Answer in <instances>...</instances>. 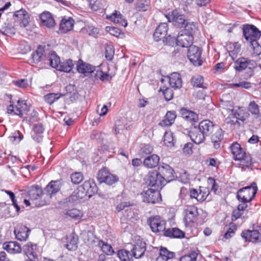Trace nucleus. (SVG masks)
Here are the masks:
<instances>
[{
    "label": "nucleus",
    "mask_w": 261,
    "mask_h": 261,
    "mask_svg": "<svg viewBox=\"0 0 261 261\" xmlns=\"http://www.w3.org/2000/svg\"><path fill=\"white\" fill-rule=\"evenodd\" d=\"M97 191V187L93 179L85 181L83 185L78 187L68 197L69 202H75L80 199L88 196L91 197Z\"/></svg>",
    "instance_id": "obj_1"
},
{
    "label": "nucleus",
    "mask_w": 261,
    "mask_h": 261,
    "mask_svg": "<svg viewBox=\"0 0 261 261\" xmlns=\"http://www.w3.org/2000/svg\"><path fill=\"white\" fill-rule=\"evenodd\" d=\"M243 34L246 40L248 41L252 48L253 49V54L258 56L261 54V47L257 40L261 36V32L253 25H246L243 28Z\"/></svg>",
    "instance_id": "obj_2"
},
{
    "label": "nucleus",
    "mask_w": 261,
    "mask_h": 261,
    "mask_svg": "<svg viewBox=\"0 0 261 261\" xmlns=\"http://www.w3.org/2000/svg\"><path fill=\"white\" fill-rule=\"evenodd\" d=\"M230 149L234 160L240 161L241 165L244 167H248L251 165L252 160L250 156L246 154L240 144L234 142L230 146Z\"/></svg>",
    "instance_id": "obj_3"
},
{
    "label": "nucleus",
    "mask_w": 261,
    "mask_h": 261,
    "mask_svg": "<svg viewBox=\"0 0 261 261\" xmlns=\"http://www.w3.org/2000/svg\"><path fill=\"white\" fill-rule=\"evenodd\" d=\"M257 191L255 182H252L250 186L239 190L237 192V198L240 202H250L255 196Z\"/></svg>",
    "instance_id": "obj_4"
},
{
    "label": "nucleus",
    "mask_w": 261,
    "mask_h": 261,
    "mask_svg": "<svg viewBox=\"0 0 261 261\" xmlns=\"http://www.w3.org/2000/svg\"><path fill=\"white\" fill-rule=\"evenodd\" d=\"M11 103L7 107V113L12 115H18L19 117H23V114L29 110V107L25 100H18L16 103Z\"/></svg>",
    "instance_id": "obj_5"
},
{
    "label": "nucleus",
    "mask_w": 261,
    "mask_h": 261,
    "mask_svg": "<svg viewBox=\"0 0 261 261\" xmlns=\"http://www.w3.org/2000/svg\"><path fill=\"white\" fill-rule=\"evenodd\" d=\"M146 182L149 186L156 190L161 189L166 184L163 176L156 171L148 173Z\"/></svg>",
    "instance_id": "obj_6"
},
{
    "label": "nucleus",
    "mask_w": 261,
    "mask_h": 261,
    "mask_svg": "<svg viewBox=\"0 0 261 261\" xmlns=\"http://www.w3.org/2000/svg\"><path fill=\"white\" fill-rule=\"evenodd\" d=\"M184 221L186 227H192L198 215V210L193 205L187 206L184 211Z\"/></svg>",
    "instance_id": "obj_7"
},
{
    "label": "nucleus",
    "mask_w": 261,
    "mask_h": 261,
    "mask_svg": "<svg viewBox=\"0 0 261 261\" xmlns=\"http://www.w3.org/2000/svg\"><path fill=\"white\" fill-rule=\"evenodd\" d=\"M202 51L195 45H191L189 47L187 56L190 61L195 66H201L202 61L201 59Z\"/></svg>",
    "instance_id": "obj_8"
},
{
    "label": "nucleus",
    "mask_w": 261,
    "mask_h": 261,
    "mask_svg": "<svg viewBox=\"0 0 261 261\" xmlns=\"http://www.w3.org/2000/svg\"><path fill=\"white\" fill-rule=\"evenodd\" d=\"M148 222L154 232H165L166 230V221L160 216L151 217L148 220Z\"/></svg>",
    "instance_id": "obj_9"
},
{
    "label": "nucleus",
    "mask_w": 261,
    "mask_h": 261,
    "mask_svg": "<svg viewBox=\"0 0 261 261\" xmlns=\"http://www.w3.org/2000/svg\"><path fill=\"white\" fill-rule=\"evenodd\" d=\"M97 179L100 183L105 182L108 185H112L118 181V177L110 173L106 168H104L99 171Z\"/></svg>",
    "instance_id": "obj_10"
},
{
    "label": "nucleus",
    "mask_w": 261,
    "mask_h": 261,
    "mask_svg": "<svg viewBox=\"0 0 261 261\" xmlns=\"http://www.w3.org/2000/svg\"><path fill=\"white\" fill-rule=\"evenodd\" d=\"M193 35L185 33L182 31H180L176 38H171V39H172L173 42H175L176 45L182 47H188L192 45L191 44L193 43Z\"/></svg>",
    "instance_id": "obj_11"
},
{
    "label": "nucleus",
    "mask_w": 261,
    "mask_h": 261,
    "mask_svg": "<svg viewBox=\"0 0 261 261\" xmlns=\"http://www.w3.org/2000/svg\"><path fill=\"white\" fill-rule=\"evenodd\" d=\"M142 195L143 201L147 203H155L161 201V196L159 190L148 189L144 191Z\"/></svg>",
    "instance_id": "obj_12"
},
{
    "label": "nucleus",
    "mask_w": 261,
    "mask_h": 261,
    "mask_svg": "<svg viewBox=\"0 0 261 261\" xmlns=\"http://www.w3.org/2000/svg\"><path fill=\"white\" fill-rule=\"evenodd\" d=\"M146 251V245L140 238H138L133 245L131 249L133 257L140 258L143 256Z\"/></svg>",
    "instance_id": "obj_13"
},
{
    "label": "nucleus",
    "mask_w": 261,
    "mask_h": 261,
    "mask_svg": "<svg viewBox=\"0 0 261 261\" xmlns=\"http://www.w3.org/2000/svg\"><path fill=\"white\" fill-rule=\"evenodd\" d=\"M166 17L169 22H172L176 26L183 27L185 25L186 21L185 16L179 14L176 10L169 13Z\"/></svg>",
    "instance_id": "obj_14"
},
{
    "label": "nucleus",
    "mask_w": 261,
    "mask_h": 261,
    "mask_svg": "<svg viewBox=\"0 0 261 261\" xmlns=\"http://www.w3.org/2000/svg\"><path fill=\"white\" fill-rule=\"evenodd\" d=\"M158 172L163 176L166 180V183L173 180L175 176V172L172 168L169 165L163 164L158 167Z\"/></svg>",
    "instance_id": "obj_15"
},
{
    "label": "nucleus",
    "mask_w": 261,
    "mask_h": 261,
    "mask_svg": "<svg viewBox=\"0 0 261 261\" xmlns=\"http://www.w3.org/2000/svg\"><path fill=\"white\" fill-rule=\"evenodd\" d=\"M76 68L79 73L83 74L85 76H92L96 71L95 66L84 62L81 59L78 61Z\"/></svg>",
    "instance_id": "obj_16"
},
{
    "label": "nucleus",
    "mask_w": 261,
    "mask_h": 261,
    "mask_svg": "<svg viewBox=\"0 0 261 261\" xmlns=\"http://www.w3.org/2000/svg\"><path fill=\"white\" fill-rule=\"evenodd\" d=\"M13 19L15 21H19L21 27H25L29 23L30 17L25 10L20 9L15 12Z\"/></svg>",
    "instance_id": "obj_17"
},
{
    "label": "nucleus",
    "mask_w": 261,
    "mask_h": 261,
    "mask_svg": "<svg viewBox=\"0 0 261 261\" xmlns=\"http://www.w3.org/2000/svg\"><path fill=\"white\" fill-rule=\"evenodd\" d=\"M230 115H232L237 120L236 121L233 120L228 121L227 123L235 124L238 122V120H240L242 122L246 120L249 117V113L245 109L239 107L237 109L233 110Z\"/></svg>",
    "instance_id": "obj_18"
},
{
    "label": "nucleus",
    "mask_w": 261,
    "mask_h": 261,
    "mask_svg": "<svg viewBox=\"0 0 261 261\" xmlns=\"http://www.w3.org/2000/svg\"><path fill=\"white\" fill-rule=\"evenodd\" d=\"M241 237L245 241L255 243L261 241V234L256 230H246L242 231Z\"/></svg>",
    "instance_id": "obj_19"
},
{
    "label": "nucleus",
    "mask_w": 261,
    "mask_h": 261,
    "mask_svg": "<svg viewBox=\"0 0 261 261\" xmlns=\"http://www.w3.org/2000/svg\"><path fill=\"white\" fill-rule=\"evenodd\" d=\"M189 136L192 141L197 144L203 143L206 137L199 127H194L189 132Z\"/></svg>",
    "instance_id": "obj_20"
},
{
    "label": "nucleus",
    "mask_w": 261,
    "mask_h": 261,
    "mask_svg": "<svg viewBox=\"0 0 261 261\" xmlns=\"http://www.w3.org/2000/svg\"><path fill=\"white\" fill-rule=\"evenodd\" d=\"M214 133L211 136V141L214 147L217 149L220 147V143L224 138V132L219 127L216 126L214 130Z\"/></svg>",
    "instance_id": "obj_21"
},
{
    "label": "nucleus",
    "mask_w": 261,
    "mask_h": 261,
    "mask_svg": "<svg viewBox=\"0 0 261 261\" xmlns=\"http://www.w3.org/2000/svg\"><path fill=\"white\" fill-rule=\"evenodd\" d=\"M30 230L22 224L18 225L14 230L16 238L20 241H25L29 237Z\"/></svg>",
    "instance_id": "obj_22"
},
{
    "label": "nucleus",
    "mask_w": 261,
    "mask_h": 261,
    "mask_svg": "<svg viewBox=\"0 0 261 261\" xmlns=\"http://www.w3.org/2000/svg\"><path fill=\"white\" fill-rule=\"evenodd\" d=\"M216 126L213 122L209 120H204L201 121L198 125V127L200 130L206 136L211 135Z\"/></svg>",
    "instance_id": "obj_23"
},
{
    "label": "nucleus",
    "mask_w": 261,
    "mask_h": 261,
    "mask_svg": "<svg viewBox=\"0 0 261 261\" xmlns=\"http://www.w3.org/2000/svg\"><path fill=\"white\" fill-rule=\"evenodd\" d=\"M61 188V182L58 180H51L45 188L46 196L51 198V196L59 191Z\"/></svg>",
    "instance_id": "obj_24"
},
{
    "label": "nucleus",
    "mask_w": 261,
    "mask_h": 261,
    "mask_svg": "<svg viewBox=\"0 0 261 261\" xmlns=\"http://www.w3.org/2000/svg\"><path fill=\"white\" fill-rule=\"evenodd\" d=\"M74 24V19L70 17H64L60 24V31L62 33H66L71 30Z\"/></svg>",
    "instance_id": "obj_25"
},
{
    "label": "nucleus",
    "mask_w": 261,
    "mask_h": 261,
    "mask_svg": "<svg viewBox=\"0 0 261 261\" xmlns=\"http://www.w3.org/2000/svg\"><path fill=\"white\" fill-rule=\"evenodd\" d=\"M36 245L28 242L23 246L22 250L24 253L28 257V259H35L37 258L36 252Z\"/></svg>",
    "instance_id": "obj_26"
},
{
    "label": "nucleus",
    "mask_w": 261,
    "mask_h": 261,
    "mask_svg": "<svg viewBox=\"0 0 261 261\" xmlns=\"http://www.w3.org/2000/svg\"><path fill=\"white\" fill-rule=\"evenodd\" d=\"M170 86L174 89H178L182 87L181 75L177 72H173L168 76Z\"/></svg>",
    "instance_id": "obj_27"
},
{
    "label": "nucleus",
    "mask_w": 261,
    "mask_h": 261,
    "mask_svg": "<svg viewBox=\"0 0 261 261\" xmlns=\"http://www.w3.org/2000/svg\"><path fill=\"white\" fill-rule=\"evenodd\" d=\"M40 19L43 25L52 28L55 25V21L51 13L45 11L40 15Z\"/></svg>",
    "instance_id": "obj_28"
},
{
    "label": "nucleus",
    "mask_w": 261,
    "mask_h": 261,
    "mask_svg": "<svg viewBox=\"0 0 261 261\" xmlns=\"http://www.w3.org/2000/svg\"><path fill=\"white\" fill-rule=\"evenodd\" d=\"M168 31V24L166 23H161L156 29L154 34V40L158 41L165 37Z\"/></svg>",
    "instance_id": "obj_29"
},
{
    "label": "nucleus",
    "mask_w": 261,
    "mask_h": 261,
    "mask_svg": "<svg viewBox=\"0 0 261 261\" xmlns=\"http://www.w3.org/2000/svg\"><path fill=\"white\" fill-rule=\"evenodd\" d=\"M3 248L8 252L12 254L21 252L22 248L20 245L16 242H7L3 244Z\"/></svg>",
    "instance_id": "obj_30"
},
{
    "label": "nucleus",
    "mask_w": 261,
    "mask_h": 261,
    "mask_svg": "<svg viewBox=\"0 0 261 261\" xmlns=\"http://www.w3.org/2000/svg\"><path fill=\"white\" fill-rule=\"evenodd\" d=\"M106 18L114 23H118L123 27H125L127 25L126 20L123 18V16L120 13L117 11H115V12L111 15H107Z\"/></svg>",
    "instance_id": "obj_31"
},
{
    "label": "nucleus",
    "mask_w": 261,
    "mask_h": 261,
    "mask_svg": "<svg viewBox=\"0 0 261 261\" xmlns=\"http://www.w3.org/2000/svg\"><path fill=\"white\" fill-rule=\"evenodd\" d=\"M176 117V114L175 111H168L164 117V119L159 124L162 127L170 126L173 124Z\"/></svg>",
    "instance_id": "obj_32"
},
{
    "label": "nucleus",
    "mask_w": 261,
    "mask_h": 261,
    "mask_svg": "<svg viewBox=\"0 0 261 261\" xmlns=\"http://www.w3.org/2000/svg\"><path fill=\"white\" fill-rule=\"evenodd\" d=\"M27 194L30 198L32 200L38 199L44 195L41 188L38 186H32L30 187L27 191Z\"/></svg>",
    "instance_id": "obj_33"
},
{
    "label": "nucleus",
    "mask_w": 261,
    "mask_h": 261,
    "mask_svg": "<svg viewBox=\"0 0 261 261\" xmlns=\"http://www.w3.org/2000/svg\"><path fill=\"white\" fill-rule=\"evenodd\" d=\"M44 47L39 46L36 50L32 54L30 62L33 63L37 64L39 62L45 59Z\"/></svg>",
    "instance_id": "obj_34"
},
{
    "label": "nucleus",
    "mask_w": 261,
    "mask_h": 261,
    "mask_svg": "<svg viewBox=\"0 0 261 261\" xmlns=\"http://www.w3.org/2000/svg\"><path fill=\"white\" fill-rule=\"evenodd\" d=\"M159 156L156 154H152L144 159L143 164L147 168H153L159 165Z\"/></svg>",
    "instance_id": "obj_35"
},
{
    "label": "nucleus",
    "mask_w": 261,
    "mask_h": 261,
    "mask_svg": "<svg viewBox=\"0 0 261 261\" xmlns=\"http://www.w3.org/2000/svg\"><path fill=\"white\" fill-rule=\"evenodd\" d=\"M15 21L12 19L10 20L8 19L6 22L4 23V25L2 28L3 30V34L10 36L15 34Z\"/></svg>",
    "instance_id": "obj_36"
},
{
    "label": "nucleus",
    "mask_w": 261,
    "mask_h": 261,
    "mask_svg": "<svg viewBox=\"0 0 261 261\" xmlns=\"http://www.w3.org/2000/svg\"><path fill=\"white\" fill-rule=\"evenodd\" d=\"M180 113L182 118L188 121L195 122L198 120V115L193 111L182 108L180 110Z\"/></svg>",
    "instance_id": "obj_37"
},
{
    "label": "nucleus",
    "mask_w": 261,
    "mask_h": 261,
    "mask_svg": "<svg viewBox=\"0 0 261 261\" xmlns=\"http://www.w3.org/2000/svg\"><path fill=\"white\" fill-rule=\"evenodd\" d=\"M175 253L167 250L166 248L161 247L159 252V255L156 258V261H167L173 258Z\"/></svg>",
    "instance_id": "obj_38"
},
{
    "label": "nucleus",
    "mask_w": 261,
    "mask_h": 261,
    "mask_svg": "<svg viewBox=\"0 0 261 261\" xmlns=\"http://www.w3.org/2000/svg\"><path fill=\"white\" fill-rule=\"evenodd\" d=\"M164 234L166 237L175 238H181L185 236V233L177 228H168L165 231Z\"/></svg>",
    "instance_id": "obj_39"
},
{
    "label": "nucleus",
    "mask_w": 261,
    "mask_h": 261,
    "mask_svg": "<svg viewBox=\"0 0 261 261\" xmlns=\"http://www.w3.org/2000/svg\"><path fill=\"white\" fill-rule=\"evenodd\" d=\"M73 66L74 64L72 60L68 59L63 62H60V63L56 69L60 71L69 72L72 70Z\"/></svg>",
    "instance_id": "obj_40"
},
{
    "label": "nucleus",
    "mask_w": 261,
    "mask_h": 261,
    "mask_svg": "<svg viewBox=\"0 0 261 261\" xmlns=\"http://www.w3.org/2000/svg\"><path fill=\"white\" fill-rule=\"evenodd\" d=\"M248 110L255 119H261V113L259 110V106L254 101H251L248 107Z\"/></svg>",
    "instance_id": "obj_41"
},
{
    "label": "nucleus",
    "mask_w": 261,
    "mask_h": 261,
    "mask_svg": "<svg viewBox=\"0 0 261 261\" xmlns=\"http://www.w3.org/2000/svg\"><path fill=\"white\" fill-rule=\"evenodd\" d=\"M250 62L247 59L239 58L234 62V68L237 71H241L247 68Z\"/></svg>",
    "instance_id": "obj_42"
},
{
    "label": "nucleus",
    "mask_w": 261,
    "mask_h": 261,
    "mask_svg": "<svg viewBox=\"0 0 261 261\" xmlns=\"http://www.w3.org/2000/svg\"><path fill=\"white\" fill-rule=\"evenodd\" d=\"M228 48L229 49L228 50L229 55L232 60H234L241 51V45L238 42H235L232 44H230Z\"/></svg>",
    "instance_id": "obj_43"
},
{
    "label": "nucleus",
    "mask_w": 261,
    "mask_h": 261,
    "mask_svg": "<svg viewBox=\"0 0 261 261\" xmlns=\"http://www.w3.org/2000/svg\"><path fill=\"white\" fill-rule=\"evenodd\" d=\"M164 142L167 147H171L174 146L176 140L173 133L170 132H166L164 136Z\"/></svg>",
    "instance_id": "obj_44"
},
{
    "label": "nucleus",
    "mask_w": 261,
    "mask_h": 261,
    "mask_svg": "<svg viewBox=\"0 0 261 261\" xmlns=\"http://www.w3.org/2000/svg\"><path fill=\"white\" fill-rule=\"evenodd\" d=\"M191 84L193 87L206 88V85L204 83V79L201 75H196L193 76L191 79Z\"/></svg>",
    "instance_id": "obj_45"
},
{
    "label": "nucleus",
    "mask_w": 261,
    "mask_h": 261,
    "mask_svg": "<svg viewBox=\"0 0 261 261\" xmlns=\"http://www.w3.org/2000/svg\"><path fill=\"white\" fill-rule=\"evenodd\" d=\"M184 26L185 29L182 30L183 32L193 36L198 29L197 24L194 22H187L186 25Z\"/></svg>",
    "instance_id": "obj_46"
},
{
    "label": "nucleus",
    "mask_w": 261,
    "mask_h": 261,
    "mask_svg": "<svg viewBox=\"0 0 261 261\" xmlns=\"http://www.w3.org/2000/svg\"><path fill=\"white\" fill-rule=\"evenodd\" d=\"M47 61L49 62L50 66L55 68L58 67L61 62L59 57L55 52H53L48 56Z\"/></svg>",
    "instance_id": "obj_47"
},
{
    "label": "nucleus",
    "mask_w": 261,
    "mask_h": 261,
    "mask_svg": "<svg viewBox=\"0 0 261 261\" xmlns=\"http://www.w3.org/2000/svg\"><path fill=\"white\" fill-rule=\"evenodd\" d=\"M117 256L122 261H132L133 258L132 254L125 249L119 250L117 252Z\"/></svg>",
    "instance_id": "obj_48"
},
{
    "label": "nucleus",
    "mask_w": 261,
    "mask_h": 261,
    "mask_svg": "<svg viewBox=\"0 0 261 261\" xmlns=\"http://www.w3.org/2000/svg\"><path fill=\"white\" fill-rule=\"evenodd\" d=\"M61 95L62 94L61 93H50L45 95L44 96V99L47 103L51 105L57 100Z\"/></svg>",
    "instance_id": "obj_49"
},
{
    "label": "nucleus",
    "mask_w": 261,
    "mask_h": 261,
    "mask_svg": "<svg viewBox=\"0 0 261 261\" xmlns=\"http://www.w3.org/2000/svg\"><path fill=\"white\" fill-rule=\"evenodd\" d=\"M66 244V248L69 250H74L77 247V238L74 236H71Z\"/></svg>",
    "instance_id": "obj_50"
},
{
    "label": "nucleus",
    "mask_w": 261,
    "mask_h": 261,
    "mask_svg": "<svg viewBox=\"0 0 261 261\" xmlns=\"http://www.w3.org/2000/svg\"><path fill=\"white\" fill-rule=\"evenodd\" d=\"M65 215L75 219H80L82 217V212L76 208L68 210Z\"/></svg>",
    "instance_id": "obj_51"
},
{
    "label": "nucleus",
    "mask_w": 261,
    "mask_h": 261,
    "mask_svg": "<svg viewBox=\"0 0 261 261\" xmlns=\"http://www.w3.org/2000/svg\"><path fill=\"white\" fill-rule=\"evenodd\" d=\"M94 73V76L95 80L100 79L102 81L109 80V75L108 73H104L101 70H97Z\"/></svg>",
    "instance_id": "obj_52"
},
{
    "label": "nucleus",
    "mask_w": 261,
    "mask_h": 261,
    "mask_svg": "<svg viewBox=\"0 0 261 261\" xmlns=\"http://www.w3.org/2000/svg\"><path fill=\"white\" fill-rule=\"evenodd\" d=\"M99 245H101V250L106 254L108 255H112L114 253V251L110 245L107 243H105L103 241L100 242Z\"/></svg>",
    "instance_id": "obj_53"
},
{
    "label": "nucleus",
    "mask_w": 261,
    "mask_h": 261,
    "mask_svg": "<svg viewBox=\"0 0 261 261\" xmlns=\"http://www.w3.org/2000/svg\"><path fill=\"white\" fill-rule=\"evenodd\" d=\"M105 57L109 61L112 60L114 55V49L112 45H107L105 47Z\"/></svg>",
    "instance_id": "obj_54"
},
{
    "label": "nucleus",
    "mask_w": 261,
    "mask_h": 261,
    "mask_svg": "<svg viewBox=\"0 0 261 261\" xmlns=\"http://www.w3.org/2000/svg\"><path fill=\"white\" fill-rule=\"evenodd\" d=\"M160 90L163 92L166 100L169 101L173 98V92L171 88L163 87L161 88Z\"/></svg>",
    "instance_id": "obj_55"
},
{
    "label": "nucleus",
    "mask_w": 261,
    "mask_h": 261,
    "mask_svg": "<svg viewBox=\"0 0 261 261\" xmlns=\"http://www.w3.org/2000/svg\"><path fill=\"white\" fill-rule=\"evenodd\" d=\"M159 252L160 250L158 248L152 247L151 249L147 251L146 255L152 259H156L158 255H159Z\"/></svg>",
    "instance_id": "obj_56"
},
{
    "label": "nucleus",
    "mask_w": 261,
    "mask_h": 261,
    "mask_svg": "<svg viewBox=\"0 0 261 261\" xmlns=\"http://www.w3.org/2000/svg\"><path fill=\"white\" fill-rule=\"evenodd\" d=\"M197 257V253L195 251H192L187 255L182 256L180 258V261H196Z\"/></svg>",
    "instance_id": "obj_57"
},
{
    "label": "nucleus",
    "mask_w": 261,
    "mask_h": 261,
    "mask_svg": "<svg viewBox=\"0 0 261 261\" xmlns=\"http://www.w3.org/2000/svg\"><path fill=\"white\" fill-rule=\"evenodd\" d=\"M71 180L74 184H79L83 180V176L80 172H75L71 175Z\"/></svg>",
    "instance_id": "obj_58"
},
{
    "label": "nucleus",
    "mask_w": 261,
    "mask_h": 261,
    "mask_svg": "<svg viewBox=\"0 0 261 261\" xmlns=\"http://www.w3.org/2000/svg\"><path fill=\"white\" fill-rule=\"evenodd\" d=\"M209 192L206 189L203 188L199 190V195L198 198V201L202 202L204 201L207 196L208 195Z\"/></svg>",
    "instance_id": "obj_59"
},
{
    "label": "nucleus",
    "mask_w": 261,
    "mask_h": 261,
    "mask_svg": "<svg viewBox=\"0 0 261 261\" xmlns=\"http://www.w3.org/2000/svg\"><path fill=\"white\" fill-rule=\"evenodd\" d=\"M221 107L227 110L228 112H231L232 113V111H233V106L232 105V102L229 101H224L223 100L221 101Z\"/></svg>",
    "instance_id": "obj_60"
},
{
    "label": "nucleus",
    "mask_w": 261,
    "mask_h": 261,
    "mask_svg": "<svg viewBox=\"0 0 261 261\" xmlns=\"http://www.w3.org/2000/svg\"><path fill=\"white\" fill-rule=\"evenodd\" d=\"M14 84L19 88H24L28 87V82L26 79H20L13 81Z\"/></svg>",
    "instance_id": "obj_61"
},
{
    "label": "nucleus",
    "mask_w": 261,
    "mask_h": 261,
    "mask_svg": "<svg viewBox=\"0 0 261 261\" xmlns=\"http://www.w3.org/2000/svg\"><path fill=\"white\" fill-rule=\"evenodd\" d=\"M131 205L129 202H121L116 206V209L117 212H119L125 210L126 207L130 206Z\"/></svg>",
    "instance_id": "obj_62"
},
{
    "label": "nucleus",
    "mask_w": 261,
    "mask_h": 261,
    "mask_svg": "<svg viewBox=\"0 0 261 261\" xmlns=\"http://www.w3.org/2000/svg\"><path fill=\"white\" fill-rule=\"evenodd\" d=\"M141 151L142 153L149 154L153 151V147L150 145L145 144L142 147Z\"/></svg>",
    "instance_id": "obj_63"
},
{
    "label": "nucleus",
    "mask_w": 261,
    "mask_h": 261,
    "mask_svg": "<svg viewBox=\"0 0 261 261\" xmlns=\"http://www.w3.org/2000/svg\"><path fill=\"white\" fill-rule=\"evenodd\" d=\"M91 10L96 11L98 9L97 0H87Z\"/></svg>",
    "instance_id": "obj_64"
}]
</instances>
